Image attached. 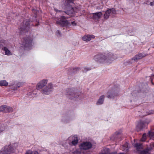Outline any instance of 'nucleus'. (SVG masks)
Here are the masks:
<instances>
[{"label":"nucleus","instance_id":"7","mask_svg":"<svg viewBox=\"0 0 154 154\" xmlns=\"http://www.w3.org/2000/svg\"><path fill=\"white\" fill-rule=\"evenodd\" d=\"M91 143L89 142H85L82 143L79 146L81 149L86 150L90 149L92 147Z\"/></svg>","mask_w":154,"mask_h":154},{"label":"nucleus","instance_id":"32","mask_svg":"<svg viewBox=\"0 0 154 154\" xmlns=\"http://www.w3.org/2000/svg\"><path fill=\"white\" fill-rule=\"evenodd\" d=\"M119 154H124L122 153H119Z\"/></svg>","mask_w":154,"mask_h":154},{"label":"nucleus","instance_id":"24","mask_svg":"<svg viewBox=\"0 0 154 154\" xmlns=\"http://www.w3.org/2000/svg\"><path fill=\"white\" fill-rule=\"evenodd\" d=\"M149 137L151 138L154 136V133L153 132H149L148 133V135H147Z\"/></svg>","mask_w":154,"mask_h":154},{"label":"nucleus","instance_id":"18","mask_svg":"<svg viewBox=\"0 0 154 154\" xmlns=\"http://www.w3.org/2000/svg\"><path fill=\"white\" fill-rule=\"evenodd\" d=\"M8 83L5 80H3L0 81V86H7L8 85Z\"/></svg>","mask_w":154,"mask_h":154},{"label":"nucleus","instance_id":"23","mask_svg":"<svg viewBox=\"0 0 154 154\" xmlns=\"http://www.w3.org/2000/svg\"><path fill=\"white\" fill-rule=\"evenodd\" d=\"M148 136V135H146V134H144L142 136V138L141 139V141H145L146 140V139L147 137Z\"/></svg>","mask_w":154,"mask_h":154},{"label":"nucleus","instance_id":"14","mask_svg":"<svg viewBox=\"0 0 154 154\" xmlns=\"http://www.w3.org/2000/svg\"><path fill=\"white\" fill-rule=\"evenodd\" d=\"M92 14L93 16V18L95 19H99L102 15V14L100 12L93 13Z\"/></svg>","mask_w":154,"mask_h":154},{"label":"nucleus","instance_id":"2","mask_svg":"<svg viewBox=\"0 0 154 154\" xmlns=\"http://www.w3.org/2000/svg\"><path fill=\"white\" fill-rule=\"evenodd\" d=\"M18 146L17 143L11 145H6L3 147L0 150L1 154H10L15 151V149Z\"/></svg>","mask_w":154,"mask_h":154},{"label":"nucleus","instance_id":"8","mask_svg":"<svg viewBox=\"0 0 154 154\" xmlns=\"http://www.w3.org/2000/svg\"><path fill=\"white\" fill-rule=\"evenodd\" d=\"M13 111V109L11 107L8 106L4 105L0 106V111L3 112H11Z\"/></svg>","mask_w":154,"mask_h":154},{"label":"nucleus","instance_id":"33","mask_svg":"<svg viewBox=\"0 0 154 154\" xmlns=\"http://www.w3.org/2000/svg\"><path fill=\"white\" fill-rule=\"evenodd\" d=\"M67 2H68L69 1H67Z\"/></svg>","mask_w":154,"mask_h":154},{"label":"nucleus","instance_id":"12","mask_svg":"<svg viewBox=\"0 0 154 154\" xmlns=\"http://www.w3.org/2000/svg\"><path fill=\"white\" fill-rule=\"evenodd\" d=\"M48 80L44 79L40 81L37 84L36 86V89H39L44 87L47 84Z\"/></svg>","mask_w":154,"mask_h":154},{"label":"nucleus","instance_id":"16","mask_svg":"<svg viewBox=\"0 0 154 154\" xmlns=\"http://www.w3.org/2000/svg\"><path fill=\"white\" fill-rule=\"evenodd\" d=\"M134 146L138 151H140L143 148V146L140 143H136Z\"/></svg>","mask_w":154,"mask_h":154},{"label":"nucleus","instance_id":"29","mask_svg":"<svg viewBox=\"0 0 154 154\" xmlns=\"http://www.w3.org/2000/svg\"><path fill=\"white\" fill-rule=\"evenodd\" d=\"M152 2H151V3H150V5H152Z\"/></svg>","mask_w":154,"mask_h":154},{"label":"nucleus","instance_id":"6","mask_svg":"<svg viewBox=\"0 0 154 154\" xmlns=\"http://www.w3.org/2000/svg\"><path fill=\"white\" fill-rule=\"evenodd\" d=\"M67 141L69 142V144L72 143L73 145H76L78 142V137L76 136H70L67 139Z\"/></svg>","mask_w":154,"mask_h":154},{"label":"nucleus","instance_id":"22","mask_svg":"<svg viewBox=\"0 0 154 154\" xmlns=\"http://www.w3.org/2000/svg\"><path fill=\"white\" fill-rule=\"evenodd\" d=\"M117 137V135L116 134H113L110 137V139L112 141H114L115 140Z\"/></svg>","mask_w":154,"mask_h":154},{"label":"nucleus","instance_id":"1","mask_svg":"<svg viewBox=\"0 0 154 154\" xmlns=\"http://www.w3.org/2000/svg\"><path fill=\"white\" fill-rule=\"evenodd\" d=\"M116 58L115 55L109 53L100 55L98 60L100 62L110 64L112 63Z\"/></svg>","mask_w":154,"mask_h":154},{"label":"nucleus","instance_id":"13","mask_svg":"<svg viewBox=\"0 0 154 154\" xmlns=\"http://www.w3.org/2000/svg\"><path fill=\"white\" fill-rule=\"evenodd\" d=\"M95 38V36L92 35H86L83 36L82 38V39L86 42H88L90 41L92 39H94Z\"/></svg>","mask_w":154,"mask_h":154},{"label":"nucleus","instance_id":"30","mask_svg":"<svg viewBox=\"0 0 154 154\" xmlns=\"http://www.w3.org/2000/svg\"><path fill=\"white\" fill-rule=\"evenodd\" d=\"M107 154V153H101V154Z\"/></svg>","mask_w":154,"mask_h":154},{"label":"nucleus","instance_id":"3","mask_svg":"<svg viewBox=\"0 0 154 154\" xmlns=\"http://www.w3.org/2000/svg\"><path fill=\"white\" fill-rule=\"evenodd\" d=\"M66 95L67 98L71 100L77 98L79 97L77 91L74 89H69L66 92Z\"/></svg>","mask_w":154,"mask_h":154},{"label":"nucleus","instance_id":"25","mask_svg":"<svg viewBox=\"0 0 154 154\" xmlns=\"http://www.w3.org/2000/svg\"><path fill=\"white\" fill-rule=\"evenodd\" d=\"M5 129L4 125H0V133L4 131Z\"/></svg>","mask_w":154,"mask_h":154},{"label":"nucleus","instance_id":"31","mask_svg":"<svg viewBox=\"0 0 154 154\" xmlns=\"http://www.w3.org/2000/svg\"><path fill=\"white\" fill-rule=\"evenodd\" d=\"M107 97H108V98H110V97L109 96H108Z\"/></svg>","mask_w":154,"mask_h":154},{"label":"nucleus","instance_id":"10","mask_svg":"<svg viewBox=\"0 0 154 154\" xmlns=\"http://www.w3.org/2000/svg\"><path fill=\"white\" fill-rule=\"evenodd\" d=\"M147 54L145 53H141L136 55L134 57L132 58V60L134 61H136L140 59L147 56Z\"/></svg>","mask_w":154,"mask_h":154},{"label":"nucleus","instance_id":"21","mask_svg":"<svg viewBox=\"0 0 154 154\" xmlns=\"http://www.w3.org/2000/svg\"><path fill=\"white\" fill-rule=\"evenodd\" d=\"M3 49L5 52V54L8 55H12V54L11 52L6 47H4Z\"/></svg>","mask_w":154,"mask_h":154},{"label":"nucleus","instance_id":"15","mask_svg":"<svg viewBox=\"0 0 154 154\" xmlns=\"http://www.w3.org/2000/svg\"><path fill=\"white\" fill-rule=\"evenodd\" d=\"M104 98L105 96L104 95H103L101 96L97 101L96 104L97 105L102 104L103 103Z\"/></svg>","mask_w":154,"mask_h":154},{"label":"nucleus","instance_id":"5","mask_svg":"<svg viewBox=\"0 0 154 154\" xmlns=\"http://www.w3.org/2000/svg\"><path fill=\"white\" fill-rule=\"evenodd\" d=\"M73 3L72 2L69 3L66 6V9L67 10L66 13L69 15L72 16L75 12H77L80 10L76 7L72 8L71 7Z\"/></svg>","mask_w":154,"mask_h":154},{"label":"nucleus","instance_id":"26","mask_svg":"<svg viewBox=\"0 0 154 154\" xmlns=\"http://www.w3.org/2000/svg\"><path fill=\"white\" fill-rule=\"evenodd\" d=\"M80 153L78 150H76L73 152V154H80Z\"/></svg>","mask_w":154,"mask_h":154},{"label":"nucleus","instance_id":"4","mask_svg":"<svg viewBox=\"0 0 154 154\" xmlns=\"http://www.w3.org/2000/svg\"><path fill=\"white\" fill-rule=\"evenodd\" d=\"M53 89V84L50 83L42 89L41 92L43 94L49 95L51 94Z\"/></svg>","mask_w":154,"mask_h":154},{"label":"nucleus","instance_id":"11","mask_svg":"<svg viewBox=\"0 0 154 154\" xmlns=\"http://www.w3.org/2000/svg\"><path fill=\"white\" fill-rule=\"evenodd\" d=\"M56 23L57 24H60L62 26H66L67 25L68 22L66 19V18L64 16H62L61 18V19L59 21L58 20H56Z\"/></svg>","mask_w":154,"mask_h":154},{"label":"nucleus","instance_id":"27","mask_svg":"<svg viewBox=\"0 0 154 154\" xmlns=\"http://www.w3.org/2000/svg\"><path fill=\"white\" fill-rule=\"evenodd\" d=\"M71 24L73 26H75L76 25V24L75 22H72Z\"/></svg>","mask_w":154,"mask_h":154},{"label":"nucleus","instance_id":"28","mask_svg":"<svg viewBox=\"0 0 154 154\" xmlns=\"http://www.w3.org/2000/svg\"><path fill=\"white\" fill-rule=\"evenodd\" d=\"M152 46L154 48V42L153 43H152Z\"/></svg>","mask_w":154,"mask_h":154},{"label":"nucleus","instance_id":"20","mask_svg":"<svg viewBox=\"0 0 154 154\" xmlns=\"http://www.w3.org/2000/svg\"><path fill=\"white\" fill-rule=\"evenodd\" d=\"M129 145L128 143H126L122 146L123 150L127 151L129 149Z\"/></svg>","mask_w":154,"mask_h":154},{"label":"nucleus","instance_id":"19","mask_svg":"<svg viewBox=\"0 0 154 154\" xmlns=\"http://www.w3.org/2000/svg\"><path fill=\"white\" fill-rule=\"evenodd\" d=\"M143 124L141 122H140L138 123L136 127V129L138 131L140 130L143 127Z\"/></svg>","mask_w":154,"mask_h":154},{"label":"nucleus","instance_id":"9","mask_svg":"<svg viewBox=\"0 0 154 154\" xmlns=\"http://www.w3.org/2000/svg\"><path fill=\"white\" fill-rule=\"evenodd\" d=\"M116 13V11L114 9H109L106 11L104 15V18L105 19H107L109 18L110 14H115Z\"/></svg>","mask_w":154,"mask_h":154},{"label":"nucleus","instance_id":"34","mask_svg":"<svg viewBox=\"0 0 154 154\" xmlns=\"http://www.w3.org/2000/svg\"><path fill=\"white\" fill-rule=\"evenodd\" d=\"M57 11H58V10H57Z\"/></svg>","mask_w":154,"mask_h":154},{"label":"nucleus","instance_id":"17","mask_svg":"<svg viewBox=\"0 0 154 154\" xmlns=\"http://www.w3.org/2000/svg\"><path fill=\"white\" fill-rule=\"evenodd\" d=\"M25 154H39V153L36 150H32L29 149L26 151Z\"/></svg>","mask_w":154,"mask_h":154}]
</instances>
